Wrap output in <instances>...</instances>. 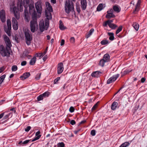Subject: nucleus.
<instances>
[{
	"instance_id": "nucleus-1",
	"label": "nucleus",
	"mask_w": 147,
	"mask_h": 147,
	"mask_svg": "<svg viewBox=\"0 0 147 147\" xmlns=\"http://www.w3.org/2000/svg\"><path fill=\"white\" fill-rule=\"evenodd\" d=\"M29 0H23V4L22 0H18L17 3V9L15 6V4L13 2L12 4L10 5V11L13 12L15 18L18 20L20 18V14L18 10L22 11L23 10V6L25 8V19L27 22H28L30 20V16L28 12V7L29 4Z\"/></svg>"
},
{
	"instance_id": "nucleus-2",
	"label": "nucleus",
	"mask_w": 147,
	"mask_h": 147,
	"mask_svg": "<svg viewBox=\"0 0 147 147\" xmlns=\"http://www.w3.org/2000/svg\"><path fill=\"white\" fill-rule=\"evenodd\" d=\"M3 38L6 47L5 48L3 45H0V54L2 57H9L10 55L9 50L11 46V44L9 38L6 35H4Z\"/></svg>"
},
{
	"instance_id": "nucleus-3",
	"label": "nucleus",
	"mask_w": 147,
	"mask_h": 147,
	"mask_svg": "<svg viewBox=\"0 0 147 147\" xmlns=\"http://www.w3.org/2000/svg\"><path fill=\"white\" fill-rule=\"evenodd\" d=\"M32 20L30 22V27L31 31L34 32L37 30L38 28V25L37 22V17H32Z\"/></svg>"
},
{
	"instance_id": "nucleus-4",
	"label": "nucleus",
	"mask_w": 147,
	"mask_h": 147,
	"mask_svg": "<svg viewBox=\"0 0 147 147\" xmlns=\"http://www.w3.org/2000/svg\"><path fill=\"white\" fill-rule=\"evenodd\" d=\"M65 8L66 13H69L74 9L73 3L72 1L70 0H66L65 3Z\"/></svg>"
},
{
	"instance_id": "nucleus-5",
	"label": "nucleus",
	"mask_w": 147,
	"mask_h": 147,
	"mask_svg": "<svg viewBox=\"0 0 147 147\" xmlns=\"http://www.w3.org/2000/svg\"><path fill=\"white\" fill-rule=\"evenodd\" d=\"M49 24V21L48 20H45V26L43 20L40 21L39 23V27L40 31L43 32L45 30H47Z\"/></svg>"
},
{
	"instance_id": "nucleus-6",
	"label": "nucleus",
	"mask_w": 147,
	"mask_h": 147,
	"mask_svg": "<svg viewBox=\"0 0 147 147\" xmlns=\"http://www.w3.org/2000/svg\"><path fill=\"white\" fill-rule=\"evenodd\" d=\"M35 7L36 10V12L37 14V17L40 18L42 11L41 2L40 1H38L35 3Z\"/></svg>"
},
{
	"instance_id": "nucleus-7",
	"label": "nucleus",
	"mask_w": 147,
	"mask_h": 147,
	"mask_svg": "<svg viewBox=\"0 0 147 147\" xmlns=\"http://www.w3.org/2000/svg\"><path fill=\"white\" fill-rule=\"evenodd\" d=\"M29 11L31 15L32 16V17H37V14L35 10L34 7V3H31L29 5Z\"/></svg>"
},
{
	"instance_id": "nucleus-8",
	"label": "nucleus",
	"mask_w": 147,
	"mask_h": 147,
	"mask_svg": "<svg viewBox=\"0 0 147 147\" xmlns=\"http://www.w3.org/2000/svg\"><path fill=\"white\" fill-rule=\"evenodd\" d=\"M26 43L28 45H29L31 44V41L32 38L31 33L29 30H26L24 32Z\"/></svg>"
},
{
	"instance_id": "nucleus-9",
	"label": "nucleus",
	"mask_w": 147,
	"mask_h": 147,
	"mask_svg": "<svg viewBox=\"0 0 147 147\" xmlns=\"http://www.w3.org/2000/svg\"><path fill=\"white\" fill-rule=\"evenodd\" d=\"M7 24L8 28L6 30H5L7 34L10 36H11L10 30L11 29V23L10 20H7Z\"/></svg>"
},
{
	"instance_id": "nucleus-10",
	"label": "nucleus",
	"mask_w": 147,
	"mask_h": 147,
	"mask_svg": "<svg viewBox=\"0 0 147 147\" xmlns=\"http://www.w3.org/2000/svg\"><path fill=\"white\" fill-rule=\"evenodd\" d=\"M119 76V74L113 76L107 80V84H109L112 83L116 80Z\"/></svg>"
},
{
	"instance_id": "nucleus-11",
	"label": "nucleus",
	"mask_w": 147,
	"mask_h": 147,
	"mask_svg": "<svg viewBox=\"0 0 147 147\" xmlns=\"http://www.w3.org/2000/svg\"><path fill=\"white\" fill-rule=\"evenodd\" d=\"M64 69L63 65L62 63L58 64L57 67V71L58 74L61 73Z\"/></svg>"
},
{
	"instance_id": "nucleus-12",
	"label": "nucleus",
	"mask_w": 147,
	"mask_h": 147,
	"mask_svg": "<svg viewBox=\"0 0 147 147\" xmlns=\"http://www.w3.org/2000/svg\"><path fill=\"white\" fill-rule=\"evenodd\" d=\"M12 23L13 28L15 30H17L18 28V23L17 20L14 18H12Z\"/></svg>"
},
{
	"instance_id": "nucleus-13",
	"label": "nucleus",
	"mask_w": 147,
	"mask_h": 147,
	"mask_svg": "<svg viewBox=\"0 0 147 147\" xmlns=\"http://www.w3.org/2000/svg\"><path fill=\"white\" fill-rule=\"evenodd\" d=\"M0 18L2 22H4L5 21V13L3 9H2L0 11Z\"/></svg>"
},
{
	"instance_id": "nucleus-14",
	"label": "nucleus",
	"mask_w": 147,
	"mask_h": 147,
	"mask_svg": "<svg viewBox=\"0 0 147 147\" xmlns=\"http://www.w3.org/2000/svg\"><path fill=\"white\" fill-rule=\"evenodd\" d=\"M81 8L83 10H85L87 7V3L86 0H81Z\"/></svg>"
},
{
	"instance_id": "nucleus-15",
	"label": "nucleus",
	"mask_w": 147,
	"mask_h": 147,
	"mask_svg": "<svg viewBox=\"0 0 147 147\" xmlns=\"http://www.w3.org/2000/svg\"><path fill=\"white\" fill-rule=\"evenodd\" d=\"M102 73L99 71H96L92 72L91 76L92 77L98 78L101 76Z\"/></svg>"
},
{
	"instance_id": "nucleus-16",
	"label": "nucleus",
	"mask_w": 147,
	"mask_h": 147,
	"mask_svg": "<svg viewBox=\"0 0 147 147\" xmlns=\"http://www.w3.org/2000/svg\"><path fill=\"white\" fill-rule=\"evenodd\" d=\"M30 76L29 72H26L24 73L23 75L20 76V78L22 80H24L28 78Z\"/></svg>"
},
{
	"instance_id": "nucleus-17",
	"label": "nucleus",
	"mask_w": 147,
	"mask_h": 147,
	"mask_svg": "<svg viewBox=\"0 0 147 147\" xmlns=\"http://www.w3.org/2000/svg\"><path fill=\"white\" fill-rule=\"evenodd\" d=\"M45 5L46 8L45 10L47 11H53V9L50 4L48 2H45Z\"/></svg>"
},
{
	"instance_id": "nucleus-18",
	"label": "nucleus",
	"mask_w": 147,
	"mask_h": 147,
	"mask_svg": "<svg viewBox=\"0 0 147 147\" xmlns=\"http://www.w3.org/2000/svg\"><path fill=\"white\" fill-rule=\"evenodd\" d=\"M52 11H47V10H45V16L47 18V19L46 20H49V19H51L52 16L51 12H52Z\"/></svg>"
},
{
	"instance_id": "nucleus-19",
	"label": "nucleus",
	"mask_w": 147,
	"mask_h": 147,
	"mask_svg": "<svg viewBox=\"0 0 147 147\" xmlns=\"http://www.w3.org/2000/svg\"><path fill=\"white\" fill-rule=\"evenodd\" d=\"M141 2V0H138L135 9L134 11V13H135V12H137L139 10Z\"/></svg>"
},
{
	"instance_id": "nucleus-20",
	"label": "nucleus",
	"mask_w": 147,
	"mask_h": 147,
	"mask_svg": "<svg viewBox=\"0 0 147 147\" xmlns=\"http://www.w3.org/2000/svg\"><path fill=\"white\" fill-rule=\"evenodd\" d=\"M110 56L108 54H106L103 56L102 59L106 62H108L109 61Z\"/></svg>"
},
{
	"instance_id": "nucleus-21",
	"label": "nucleus",
	"mask_w": 147,
	"mask_h": 147,
	"mask_svg": "<svg viewBox=\"0 0 147 147\" xmlns=\"http://www.w3.org/2000/svg\"><path fill=\"white\" fill-rule=\"evenodd\" d=\"M113 22V20H108L106 21L103 22L102 24L103 26L104 27H106L107 26V24H112V23Z\"/></svg>"
},
{
	"instance_id": "nucleus-22",
	"label": "nucleus",
	"mask_w": 147,
	"mask_h": 147,
	"mask_svg": "<svg viewBox=\"0 0 147 147\" xmlns=\"http://www.w3.org/2000/svg\"><path fill=\"white\" fill-rule=\"evenodd\" d=\"M118 105V104L117 102H114L111 105V109L113 110H115L117 107Z\"/></svg>"
},
{
	"instance_id": "nucleus-23",
	"label": "nucleus",
	"mask_w": 147,
	"mask_h": 147,
	"mask_svg": "<svg viewBox=\"0 0 147 147\" xmlns=\"http://www.w3.org/2000/svg\"><path fill=\"white\" fill-rule=\"evenodd\" d=\"M59 28L61 30H63L66 29V27L64 26L61 20L59 21Z\"/></svg>"
},
{
	"instance_id": "nucleus-24",
	"label": "nucleus",
	"mask_w": 147,
	"mask_h": 147,
	"mask_svg": "<svg viewBox=\"0 0 147 147\" xmlns=\"http://www.w3.org/2000/svg\"><path fill=\"white\" fill-rule=\"evenodd\" d=\"M108 34L109 36V38L110 40L111 41L113 40L114 39V34L112 32H108Z\"/></svg>"
},
{
	"instance_id": "nucleus-25",
	"label": "nucleus",
	"mask_w": 147,
	"mask_h": 147,
	"mask_svg": "<svg viewBox=\"0 0 147 147\" xmlns=\"http://www.w3.org/2000/svg\"><path fill=\"white\" fill-rule=\"evenodd\" d=\"M130 144V143L129 142H126L122 144L119 147H127Z\"/></svg>"
},
{
	"instance_id": "nucleus-26",
	"label": "nucleus",
	"mask_w": 147,
	"mask_h": 147,
	"mask_svg": "<svg viewBox=\"0 0 147 147\" xmlns=\"http://www.w3.org/2000/svg\"><path fill=\"white\" fill-rule=\"evenodd\" d=\"M113 10L117 13L121 11V9L117 5H114L113 6Z\"/></svg>"
},
{
	"instance_id": "nucleus-27",
	"label": "nucleus",
	"mask_w": 147,
	"mask_h": 147,
	"mask_svg": "<svg viewBox=\"0 0 147 147\" xmlns=\"http://www.w3.org/2000/svg\"><path fill=\"white\" fill-rule=\"evenodd\" d=\"M115 16L113 13H107L106 16V18L108 19H109L112 18H115Z\"/></svg>"
},
{
	"instance_id": "nucleus-28",
	"label": "nucleus",
	"mask_w": 147,
	"mask_h": 147,
	"mask_svg": "<svg viewBox=\"0 0 147 147\" xmlns=\"http://www.w3.org/2000/svg\"><path fill=\"white\" fill-rule=\"evenodd\" d=\"M36 60V57H34L32 58L30 62V65H33L35 63Z\"/></svg>"
},
{
	"instance_id": "nucleus-29",
	"label": "nucleus",
	"mask_w": 147,
	"mask_h": 147,
	"mask_svg": "<svg viewBox=\"0 0 147 147\" xmlns=\"http://www.w3.org/2000/svg\"><path fill=\"white\" fill-rule=\"evenodd\" d=\"M94 29H91L89 31V33L86 34V38H88L92 34L93 32H94Z\"/></svg>"
},
{
	"instance_id": "nucleus-30",
	"label": "nucleus",
	"mask_w": 147,
	"mask_h": 147,
	"mask_svg": "<svg viewBox=\"0 0 147 147\" xmlns=\"http://www.w3.org/2000/svg\"><path fill=\"white\" fill-rule=\"evenodd\" d=\"M133 26L135 29L138 31L139 28V25L138 23L136 22L134 23L133 24Z\"/></svg>"
},
{
	"instance_id": "nucleus-31",
	"label": "nucleus",
	"mask_w": 147,
	"mask_h": 147,
	"mask_svg": "<svg viewBox=\"0 0 147 147\" xmlns=\"http://www.w3.org/2000/svg\"><path fill=\"white\" fill-rule=\"evenodd\" d=\"M103 4L102 3L99 4L97 8V10L98 11H100L103 9Z\"/></svg>"
},
{
	"instance_id": "nucleus-32",
	"label": "nucleus",
	"mask_w": 147,
	"mask_h": 147,
	"mask_svg": "<svg viewBox=\"0 0 147 147\" xmlns=\"http://www.w3.org/2000/svg\"><path fill=\"white\" fill-rule=\"evenodd\" d=\"M50 92L48 91H46L43 93V94H42V95L43 97L44 98L48 97L49 96L50 94Z\"/></svg>"
},
{
	"instance_id": "nucleus-33",
	"label": "nucleus",
	"mask_w": 147,
	"mask_h": 147,
	"mask_svg": "<svg viewBox=\"0 0 147 147\" xmlns=\"http://www.w3.org/2000/svg\"><path fill=\"white\" fill-rule=\"evenodd\" d=\"M106 62H107L102 59L100 61L99 65L102 67H103L105 63Z\"/></svg>"
},
{
	"instance_id": "nucleus-34",
	"label": "nucleus",
	"mask_w": 147,
	"mask_h": 147,
	"mask_svg": "<svg viewBox=\"0 0 147 147\" xmlns=\"http://www.w3.org/2000/svg\"><path fill=\"white\" fill-rule=\"evenodd\" d=\"M109 43L108 40H104L101 42L100 44L102 45H105L108 44Z\"/></svg>"
},
{
	"instance_id": "nucleus-35",
	"label": "nucleus",
	"mask_w": 147,
	"mask_h": 147,
	"mask_svg": "<svg viewBox=\"0 0 147 147\" xmlns=\"http://www.w3.org/2000/svg\"><path fill=\"white\" fill-rule=\"evenodd\" d=\"M110 28H112V29H114L116 27H117V26H116L115 24H108Z\"/></svg>"
},
{
	"instance_id": "nucleus-36",
	"label": "nucleus",
	"mask_w": 147,
	"mask_h": 147,
	"mask_svg": "<svg viewBox=\"0 0 147 147\" xmlns=\"http://www.w3.org/2000/svg\"><path fill=\"white\" fill-rule=\"evenodd\" d=\"M99 102H97L96 104H95L92 109V111L96 110L98 106Z\"/></svg>"
},
{
	"instance_id": "nucleus-37",
	"label": "nucleus",
	"mask_w": 147,
	"mask_h": 147,
	"mask_svg": "<svg viewBox=\"0 0 147 147\" xmlns=\"http://www.w3.org/2000/svg\"><path fill=\"white\" fill-rule=\"evenodd\" d=\"M122 26H119L118 28L117 29L116 32V34H117L119 33L122 30Z\"/></svg>"
},
{
	"instance_id": "nucleus-38",
	"label": "nucleus",
	"mask_w": 147,
	"mask_h": 147,
	"mask_svg": "<svg viewBox=\"0 0 147 147\" xmlns=\"http://www.w3.org/2000/svg\"><path fill=\"white\" fill-rule=\"evenodd\" d=\"M5 76L6 75H3L0 77V84H1L3 81L5 77Z\"/></svg>"
},
{
	"instance_id": "nucleus-39",
	"label": "nucleus",
	"mask_w": 147,
	"mask_h": 147,
	"mask_svg": "<svg viewBox=\"0 0 147 147\" xmlns=\"http://www.w3.org/2000/svg\"><path fill=\"white\" fill-rule=\"evenodd\" d=\"M18 69V67L16 65H14L12 66L11 70L12 71H16Z\"/></svg>"
},
{
	"instance_id": "nucleus-40",
	"label": "nucleus",
	"mask_w": 147,
	"mask_h": 147,
	"mask_svg": "<svg viewBox=\"0 0 147 147\" xmlns=\"http://www.w3.org/2000/svg\"><path fill=\"white\" fill-rule=\"evenodd\" d=\"M44 98L42 96V94H40L37 97V99L38 101L42 100Z\"/></svg>"
},
{
	"instance_id": "nucleus-41",
	"label": "nucleus",
	"mask_w": 147,
	"mask_h": 147,
	"mask_svg": "<svg viewBox=\"0 0 147 147\" xmlns=\"http://www.w3.org/2000/svg\"><path fill=\"white\" fill-rule=\"evenodd\" d=\"M41 74L40 73H38L36 76L35 79L36 80H38L40 78Z\"/></svg>"
},
{
	"instance_id": "nucleus-42",
	"label": "nucleus",
	"mask_w": 147,
	"mask_h": 147,
	"mask_svg": "<svg viewBox=\"0 0 147 147\" xmlns=\"http://www.w3.org/2000/svg\"><path fill=\"white\" fill-rule=\"evenodd\" d=\"M10 115L12 116V113H9L7 115H5L3 117V119L4 120L8 118L9 117Z\"/></svg>"
},
{
	"instance_id": "nucleus-43",
	"label": "nucleus",
	"mask_w": 147,
	"mask_h": 147,
	"mask_svg": "<svg viewBox=\"0 0 147 147\" xmlns=\"http://www.w3.org/2000/svg\"><path fill=\"white\" fill-rule=\"evenodd\" d=\"M35 55L37 57H39V59H41L43 57L42 53H37Z\"/></svg>"
},
{
	"instance_id": "nucleus-44",
	"label": "nucleus",
	"mask_w": 147,
	"mask_h": 147,
	"mask_svg": "<svg viewBox=\"0 0 147 147\" xmlns=\"http://www.w3.org/2000/svg\"><path fill=\"white\" fill-rule=\"evenodd\" d=\"M65 144L63 142L59 143L57 144L58 147H64Z\"/></svg>"
},
{
	"instance_id": "nucleus-45",
	"label": "nucleus",
	"mask_w": 147,
	"mask_h": 147,
	"mask_svg": "<svg viewBox=\"0 0 147 147\" xmlns=\"http://www.w3.org/2000/svg\"><path fill=\"white\" fill-rule=\"evenodd\" d=\"M41 135H39V136H36L32 140V142H34L36 140H37L38 139H39L40 138L41 136Z\"/></svg>"
},
{
	"instance_id": "nucleus-46",
	"label": "nucleus",
	"mask_w": 147,
	"mask_h": 147,
	"mask_svg": "<svg viewBox=\"0 0 147 147\" xmlns=\"http://www.w3.org/2000/svg\"><path fill=\"white\" fill-rule=\"evenodd\" d=\"M60 80V78L59 77H57L56 79H55L54 81V84H57L58 83V82L59 80Z\"/></svg>"
},
{
	"instance_id": "nucleus-47",
	"label": "nucleus",
	"mask_w": 147,
	"mask_h": 147,
	"mask_svg": "<svg viewBox=\"0 0 147 147\" xmlns=\"http://www.w3.org/2000/svg\"><path fill=\"white\" fill-rule=\"evenodd\" d=\"M90 134L92 136H94L96 134V131L95 130H92L91 131Z\"/></svg>"
},
{
	"instance_id": "nucleus-48",
	"label": "nucleus",
	"mask_w": 147,
	"mask_h": 147,
	"mask_svg": "<svg viewBox=\"0 0 147 147\" xmlns=\"http://www.w3.org/2000/svg\"><path fill=\"white\" fill-rule=\"evenodd\" d=\"M74 109L73 107H71L69 109V111L71 113H72L74 111Z\"/></svg>"
},
{
	"instance_id": "nucleus-49",
	"label": "nucleus",
	"mask_w": 147,
	"mask_h": 147,
	"mask_svg": "<svg viewBox=\"0 0 147 147\" xmlns=\"http://www.w3.org/2000/svg\"><path fill=\"white\" fill-rule=\"evenodd\" d=\"M31 127L30 126H27L25 129V131L26 132L28 131L30 129Z\"/></svg>"
},
{
	"instance_id": "nucleus-50",
	"label": "nucleus",
	"mask_w": 147,
	"mask_h": 147,
	"mask_svg": "<svg viewBox=\"0 0 147 147\" xmlns=\"http://www.w3.org/2000/svg\"><path fill=\"white\" fill-rule=\"evenodd\" d=\"M107 13H111L113 14V10L112 9H110V10H109L107 11Z\"/></svg>"
},
{
	"instance_id": "nucleus-51",
	"label": "nucleus",
	"mask_w": 147,
	"mask_h": 147,
	"mask_svg": "<svg viewBox=\"0 0 147 147\" xmlns=\"http://www.w3.org/2000/svg\"><path fill=\"white\" fill-rule=\"evenodd\" d=\"M70 41L71 42L73 43L75 41V39L74 37H72L70 39Z\"/></svg>"
},
{
	"instance_id": "nucleus-52",
	"label": "nucleus",
	"mask_w": 147,
	"mask_h": 147,
	"mask_svg": "<svg viewBox=\"0 0 147 147\" xmlns=\"http://www.w3.org/2000/svg\"><path fill=\"white\" fill-rule=\"evenodd\" d=\"M26 64V61H22L21 63V65L22 66H24Z\"/></svg>"
},
{
	"instance_id": "nucleus-53",
	"label": "nucleus",
	"mask_w": 147,
	"mask_h": 147,
	"mask_svg": "<svg viewBox=\"0 0 147 147\" xmlns=\"http://www.w3.org/2000/svg\"><path fill=\"white\" fill-rule=\"evenodd\" d=\"M30 141V140H26L25 141L23 142V143H22V144H26L28 143Z\"/></svg>"
},
{
	"instance_id": "nucleus-54",
	"label": "nucleus",
	"mask_w": 147,
	"mask_h": 147,
	"mask_svg": "<svg viewBox=\"0 0 147 147\" xmlns=\"http://www.w3.org/2000/svg\"><path fill=\"white\" fill-rule=\"evenodd\" d=\"M70 124L72 125H74L76 124V122L74 120H72L70 121Z\"/></svg>"
},
{
	"instance_id": "nucleus-55",
	"label": "nucleus",
	"mask_w": 147,
	"mask_h": 147,
	"mask_svg": "<svg viewBox=\"0 0 147 147\" xmlns=\"http://www.w3.org/2000/svg\"><path fill=\"white\" fill-rule=\"evenodd\" d=\"M64 42H65V40H64L63 39H62L61 40V46H63V45L64 44Z\"/></svg>"
},
{
	"instance_id": "nucleus-56",
	"label": "nucleus",
	"mask_w": 147,
	"mask_h": 147,
	"mask_svg": "<svg viewBox=\"0 0 147 147\" xmlns=\"http://www.w3.org/2000/svg\"><path fill=\"white\" fill-rule=\"evenodd\" d=\"M40 131H37L35 134V135L36 136H39L40 135Z\"/></svg>"
},
{
	"instance_id": "nucleus-57",
	"label": "nucleus",
	"mask_w": 147,
	"mask_h": 147,
	"mask_svg": "<svg viewBox=\"0 0 147 147\" xmlns=\"http://www.w3.org/2000/svg\"><path fill=\"white\" fill-rule=\"evenodd\" d=\"M47 55H45L43 58V59L44 61H45L47 59Z\"/></svg>"
},
{
	"instance_id": "nucleus-58",
	"label": "nucleus",
	"mask_w": 147,
	"mask_h": 147,
	"mask_svg": "<svg viewBox=\"0 0 147 147\" xmlns=\"http://www.w3.org/2000/svg\"><path fill=\"white\" fill-rule=\"evenodd\" d=\"M146 80V79L145 78H142L141 79V82L142 83H144Z\"/></svg>"
},
{
	"instance_id": "nucleus-59",
	"label": "nucleus",
	"mask_w": 147,
	"mask_h": 147,
	"mask_svg": "<svg viewBox=\"0 0 147 147\" xmlns=\"http://www.w3.org/2000/svg\"><path fill=\"white\" fill-rule=\"evenodd\" d=\"M47 52V50H45L43 53H42V56L43 57L46 54Z\"/></svg>"
},
{
	"instance_id": "nucleus-60",
	"label": "nucleus",
	"mask_w": 147,
	"mask_h": 147,
	"mask_svg": "<svg viewBox=\"0 0 147 147\" xmlns=\"http://www.w3.org/2000/svg\"><path fill=\"white\" fill-rule=\"evenodd\" d=\"M80 130V129H79L77 130H75L74 131V133L75 134H76L78 132H79Z\"/></svg>"
},
{
	"instance_id": "nucleus-61",
	"label": "nucleus",
	"mask_w": 147,
	"mask_h": 147,
	"mask_svg": "<svg viewBox=\"0 0 147 147\" xmlns=\"http://www.w3.org/2000/svg\"><path fill=\"white\" fill-rule=\"evenodd\" d=\"M4 113H1L0 114V119L4 115Z\"/></svg>"
},
{
	"instance_id": "nucleus-62",
	"label": "nucleus",
	"mask_w": 147,
	"mask_h": 147,
	"mask_svg": "<svg viewBox=\"0 0 147 147\" xmlns=\"http://www.w3.org/2000/svg\"><path fill=\"white\" fill-rule=\"evenodd\" d=\"M4 70V69L3 67L0 68V73H1Z\"/></svg>"
},
{
	"instance_id": "nucleus-63",
	"label": "nucleus",
	"mask_w": 147,
	"mask_h": 147,
	"mask_svg": "<svg viewBox=\"0 0 147 147\" xmlns=\"http://www.w3.org/2000/svg\"><path fill=\"white\" fill-rule=\"evenodd\" d=\"M86 122V121L85 120H83L82 121L80 122V124H82Z\"/></svg>"
},
{
	"instance_id": "nucleus-64",
	"label": "nucleus",
	"mask_w": 147,
	"mask_h": 147,
	"mask_svg": "<svg viewBox=\"0 0 147 147\" xmlns=\"http://www.w3.org/2000/svg\"><path fill=\"white\" fill-rule=\"evenodd\" d=\"M51 2L53 4L55 3L56 2V0H51Z\"/></svg>"
}]
</instances>
